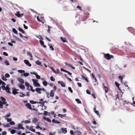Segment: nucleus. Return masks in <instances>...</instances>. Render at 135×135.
<instances>
[{
  "label": "nucleus",
  "mask_w": 135,
  "mask_h": 135,
  "mask_svg": "<svg viewBox=\"0 0 135 135\" xmlns=\"http://www.w3.org/2000/svg\"><path fill=\"white\" fill-rule=\"evenodd\" d=\"M104 57L105 59L108 60H110L111 58L114 59V56L113 55H110L108 53L104 54Z\"/></svg>",
  "instance_id": "f257e3e1"
},
{
  "label": "nucleus",
  "mask_w": 135,
  "mask_h": 135,
  "mask_svg": "<svg viewBox=\"0 0 135 135\" xmlns=\"http://www.w3.org/2000/svg\"><path fill=\"white\" fill-rule=\"evenodd\" d=\"M55 93V90H51L50 91V93L46 92V97L48 98H49L50 97H54Z\"/></svg>",
  "instance_id": "f03ea898"
},
{
  "label": "nucleus",
  "mask_w": 135,
  "mask_h": 135,
  "mask_svg": "<svg viewBox=\"0 0 135 135\" xmlns=\"http://www.w3.org/2000/svg\"><path fill=\"white\" fill-rule=\"evenodd\" d=\"M25 106H26L27 108L31 110H35V109H33L31 107V105L29 103H27L25 105Z\"/></svg>",
  "instance_id": "7ed1b4c3"
},
{
  "label": "nucleus",
  "mask_w": 135,
  "mask_h": 135,
  "mask_svg": "<svg viewBox=\"0 0 135 135\" xmlns=\"http://www.w3.org/2000/svg\"><path fill=\"white\" fill-rule=\"evenodd\" d=\"M15 15L18 17H21L23 16V13H22L20 14L19 12H17L15 14Z\"/></svg>",
  "instance_id": "20e7f679"
},
{
  "label": "nucleus",
  "mask_w": 135,
  "mask_h": 135,
  "mask_svg": "<svg viewBox=\"0 0 135 135\" xmlns=\"http://www.w3.org/2000/svg\"><path fill=\"white\" fill-rule=\"evenodd\" d=\"M58 84H60L61 86L62 87H65L66 85L62 81H58Z\"/></svg>",
  "instance_id": "39448f33"
},
{
  "label": "nucleus",
  "mask_w": 135,
  "mask_h": 135,
  "mask_svg": "<svg viewBox=\"0 0 135 135\" xmlns=\"http://www.w3.org/2000/svg\"><path fill=\"white\" fill-rule=\"evenodd\" d=\"M24 63L28 66L30 67L31 66V64L30 63L28 60H24Z\"/></svg>",
  "instance_id": "423d86ee"
},
{
  "label": "nucleus",
  "mask_w": 135,
  "mask_h": 135,
  "mask_svg": "<svg viewBox=\"0 0 135 135\" xmlns=\"http://www.w3.org/2000/svg\"><path fill=\"white\" fill-rule=\"evenodd\" d=\"M18 81L21 84H23L24 83V80L22 78H18L17 79Z\"/></svg>",
  "instance_id": "0eeeda50"
},
{
  "label": "nucleus",
  "mask_w": 135,
  "mask_h": 135,
  "mask_svg": "<svg viewBox=\"0 0 135 135\" xmlns=\"http://www.w3.org/2000/svg\"><path fill=\"white\" fill-rule=\"evenodd\" d=\"M0 98L2 101V103L3 104H6L7 102H6V99L5 98L2 97H1Z\"/></svg>",
  "instance_id": "6e6552de"
},
{
  "label": "nucleus",
  "mask_w": 135,
  "mask_h": 135,
  "mask_svg": "<svg viewBox=\"0 0 135 135\" xmlns=\"http://www.w3.org/2000/svg\"><path fill=\"white\" fill-rule=\"evenodd\" d=\"M57 116L59 117H60L62 118H64L66 117V114H59L57 115Z\"/></svg>",
  "instance_id": "1a4fd4ad"
},
{
  "label": "nucleus",
  "mask_w": 135,
  "mask_h": 135,
  "mask_svg": "<svg viewBox=\"0 0 135 135\" xmlns=\"http://www.w3.org/2000/svg\"><path fill=\"white\" fill-rule=\"evenodd\" d=\"M18 86L22 90H24L25 89V86L24 85L21 84H18Z\"/></svg>",
  "instance_id": "9d476101"
},
{
  "label": "nucleus",
  "mask_w": 135,
  "mask_h": 135,
  "mask_svg": "<svg viewBox=\"0 0 135 135\" xmlns=\"http://www.w3.org/2000/svg\"><path fill=\"white\" fill-rule=\"evenodd\" d=\"M13 90H12V94L14 95H16L17 94H18L19 93L16 91L15 90V88H12Z\"/></svg>",
  "instance_id": "9b49d317"
},
{
  "label": "nucleus",
  "mask_w": 135,
  "mask_h": 135,
  "mask_svg": "<svg viewBox=\"0 0 135 135\" xmlns=\"http://www.w3.org/2000/svg\"><path fill=\"white\" fill-rule=\"evenodd\" d=\"M39 42L41 45L43 47L45 48H46V46L44 45V43L43 41L41 40H40Z\"/></svg>",
  "instance_id": "f8f14e48"
},
{
  "label": "nucleus",
  "mask_w": 135,
  "mask_h": 135,
  "mask_svg": "<svg viewBox=\"0 0 135 135\" xmlns=\"http://www.w3.org/2000/svg\"><path fill=\"white\" fill-rule=\"evenodd\" d=\"M23 124H19L18 125V128H17V129H22L23 130L24 129V128L22 127Z\"/></svg>",
  "instance_id": "ddd939ff"
},
{
  "label": "nucleus",
  "mask_w": 135,
  "mask_h": 135,
  "mask_svg": "<svg viewBox=\"0 0 135 135\" xmlns=\"http://www.w3.org/2000/svg\"><path fill=\"white\" fill-rule=\"evenodd\" d=\"M61 129L62 131V132L64 134H66L67 132L66 128H61Z\"/></svg>",
  "instance_id": "4468645a"
},
{
  "label": "nucleus",
  "mask_w": 135,
  "mask_h": 135,
  "mask_svg": "<svg viewBox=\"0 0 135 135\" xmlns=\"http://www.w3.org/2000/svg\"><path fill=\"white\" fill-rule=\"evenodd\" d=\"M65 64L67 66H69L70 67L73 69H75V67H73L72 65H71L70 64H69L67 62L65 63Z\"/></svg>",
  "instance_id": "2eb2a0df"
},
{
  "label": "nucleus",
  "mask_w": 135,
  "mask_h": 135,
  "mask_svg": "<svg viewBox=\"0 0 135 135\" xmlns=\"http://www.w3.org/2000/svg\"><path fill=\"white\" fill-rule=\"evenodd\" d=\"M60 39L62 41L64 42H67L66 39L65 37H60Z\"/></svg>",
  "instance_id": "dca6fc26"
},
{
  "label": "nucleus",
  "mask_w": 135,
  "mask_h": 135,
  "mask_svg": "<svg viewBox=\"0 0 135 135\" xmlns=\"http://www.w3.org/2000/svg\"><path fill=\"white\" fill-rule=\"evenodd\" d=\"M41 88H37L36 89V91L38 93L41 94V92H40L41 91Z\"/></svg>",
  "instance_id": "f3484780"
},
{
  "label": "nucleus",
  "mask_w": 135,
  "mask_h": 135,
  "mask_svg": "<svg viewBox=\"0 0 135 135\" xmlns=\"http://www.w3.org/2000/svg\"><path fill=\"white\" fill-rule=\"evenodd\" d=\"M43 119L44 120L49 122H51V120L49 118H47L45 117H43Z\"/></svg>",
  "instance_id": "a211bd4d"
},
{
  "label": "nucleus",
  "mask_w": 135,
  "mask_h": 135,
  "mask_svg": "<svg viewBox=\"0 0 135 135\" xmlns=\"http://www.w3.org/2000/svg\"><path fill=\"white\" fill-rule=\"evenodd\" d=\"M8 93L10 94H11V92L9 91V88L8 87H6V89L5 90Z\"/></svg>",
  "instance_id": "6ab92c4d"
},
{
  "label": "nucleus",
  "mask_w": 135,
  "mask_h": 135,
  "mask_svg": "<svg viewBox=\"0 0 135 135\" xmlns=\"http://www.w3.org/2000/svg\"><path fill=\"white\" fill-rule=\"evenodd\" d=\"M43 114L45 115H48L50 116V113H48L46 111H45Z\"/></svg>",
  "instance_id": "aec40b11"
},
{
  "label": "nucleus",
  "mask_w": 135,
  "mask_h": 135,
  "mask_svg": "<svg viewBox=\"0 0 135 135\" xmlns=\"http://www.w3.org/2000/svg\"><path fill=\"white\" fill-rule=\"evenodd\" d=\"M18 29L19 31L23 33H25V31L21 28L20 27H18Z\"/></svg>",
  "instance_id": "412c9836"
},
{
  "label": "nucleus",
  "mask_w": 135,
  "mask_h": 135,
  "mask_svg": "<svg viewBox=\"0 0 135 135\" xmlns=\"http://www.w3.org/2000/svg\"><path fill=\"white\" fill-rule=\"evenodd\" d=\"M34 86L35 87H40V85L39 83L36 82L34 84H33Z\"/></svg>",
  "instance_id": "4be33fe9"
},
{
  "label": "nucleus",
  "mask_w": 135,
  "mask_h": 135,
  "mask_svg": "<svg viewBox=\"0 0 135 135\" xmlns=\"http://www.w3.org/2000/svg\"><path fill=\"white\" fill-rule=\"evenodd\" d=\"M40 102H38V103L41 104H44L45 102L43 101V99H41L40 100Z\"/></svg>",
  "instance_id": "5701e85b"
},
{
  "label": "nucleus",
  "mask_w": 135,
  "mask_h": 135,
  "mask_svg": "<svg viewBox=\"0 0 135 135\" xmlns=\"http://www.w3.org/2000/svg\"><path fill=\"white\" fill-rule=\"evenodd\" d=\"M29 130L33 132H35V130L33 128V126H31L30 127V128H29Z\"/></svg>",
  "instance_id": "b1692460"
},
{
  "label": "nucleus",
  "mask_w": 135,
  "mask_h": 135,
  "mask_svg": "<svg viewBox=\"0 0 135 135\" xmlns=\"http://www.w3.org/2000/svg\"><path fill=\"white\" fill-rule=\"evenodd\" d=\"M13 32L16 34H18V32L16 30L15 28H13L12 29Z\"/></svg>",
  "instance_id": "393cba45"
},
{
  "label": "nucleus",
  "mask_w": 135,
  "mask_h": 135,
  "mask_svg": "<svg viewBox=\"0 0 135 135\" xmlns=\"http://www.w3.org/2000/svg\"><path fill=\"white\" fill-rule=\"evenodd\" d=\"M104 89L105 93H107L108 91V88L107 87L105 86H104Z\"/></svg>",
  "instance_id": "a878e982"
},
{
  "label": "nucleus",
  "mask_w": 135,
  "mask_h": 135,
  "mask_svg": "<svg viewBox=\"0 0 135 135\" xmlns=\"http://www.w3.org/2000/svg\"><path fill=\"white\" fill-rule=\"evenodd\" d=\"M33 121L35 123H36L38 121L37 119L36 118H34L33 120Z\"/></svg>",
  "instance_id": "bb28decb"
},
{
  "label": "nucleus",
  "mask_w": 135,
  "mask_h": 135,
  "mask_svg": "<svg viewBox=\"0 0 135 135\" xmlns=\"http://www.w3.org/2000/svg\"><path fill=\"white\" fill-rule=\"evenodd\" d=\"M36 64L37 65H40L41 64V62L39 60H37L36 62Z\"/></svg>",
  "instance_id": "cd10ccee"
},
{
  "label": "nucleus",
  "mask_w": 135,
  "mask_h": 135,
  "mask_svg": "<svg viewBox=\"0 0 135 135\" xmlns=\"http://www.w3.org/2000/svg\"><path fill=\"white\" fill-rule=\"evenodd\" d=\"M25 85L28 88L30 86V84H29L27 82H26L25 83Z\"/></svg>",
  "instance_id": "c85d7f7f"
},
{
  "label": "nucleus",
  "mask_w": 135,
  "mask_h": 135,
  "mask_svg": "<svg viewBox=\"0 0 135 135\" xmlns=\"http://www.w3.org/2000/svg\"><path fill=\"white\" fill-rule=\"evenodd\" d=\"M11 116V113H8L5 116L4 118L8 117Z\"/></svg>",
  "instance_id": "c756f323"
},
{
  "label": "nucleus",
  "mask_w": 135,
  "mask_h": 135,
  "mask_svg": "<svg viewBox=\"0 0 135 135\" xmlns=\"http://www.w3.org/2000/svg\"><path fill=\"white\" fill-rule=\"evenodd\" d=\"M19 35L21 37H24L26 38L27 39H28V37H27L26 36H23L22 35L21 33H19Z\"/></svg>",
  "instance_id": "7c9ffc66"
},
{
  "label": "nucleus",
  "mask_w": 135,
  "mask_h": 135,
  "mask_svg": "<svg viewBox=\"0 0 135 135\" xmlns=\"http://www.w3.org/2000/svg\"><path fill=\"white\" fill-rule=\"evenodd\" d=\"M4 63L7 65H9L8 61L7 60L5 61Z\"/></svg>",
  "instance_id": "2f4dec72"
},
{
  "label": "nucleus",
  "mask_w": 135,
  "mask_h": 135,
  "mask_svg": "<svg viewBox=\"0 0 135 135\" xmlns=\"http://www.w3.org/2000/svg\"><path fill=\"white\" fill-rule=\"evenodd\" d=\"M50 69H51V70H52L53 72L55 73L56 74H57V72H56V71H55V69H54L53 67H51L50 68Z\"/></svg>",
  "instance_id": "473e14b6"
},
{
  "label": "nucleus",
  "mask_w": 135,
  "mask_h": 135,
  "mask_svg": "<svg viewBox=\"0 0 135 135\" xmlns=\"http://www.w3.org/2000/svg\"><path fill=\"white\" fill-rule=\"evenodd\" d=\"M27 54L28 55L30 56V57H31V58L33 57V56L32 55V54L29 51H28L27 52Z\"/></svg>",
  "instance_id": "72a5a7b5"
},
{
  "label": "nucleus",
  "mask_w": 135,
  "mask_h": 135,
  "mask_svg": "<svg viewBox=\"0 0 135 135\" xmlns=\"http://www.w3.org/2000/svg\"><path fill=\"white\" fill-rule=\"evenodd\" d=\"M75 100L76 102H77L78 103L81 104V103L80 100L79 99H76Z\"/></svg>",
  "instance_id": "f704fd0d"
},
{
  "label": "nucleus",
  "mask_w": 135,
  "mask_h": 135,
  "mask_svg": "<svg viewBox=\"0 0 135 135\" xmlns=\"http://www.w3.org/2000/svg\"><path fill=\"white\" fill-rule=\"evenodd\" d=\"M1 84L3 85H6V83L2 81L0 79V85H1Z\"/></svg>",
  "instance_id": "c9c22d12"
},
{
  "label": "nucleus",
  "mask_w": 135,
  "mask_h": 135,
  "mask_svg": "<svg viewBox=\"0 0 135 135\" xmlns=\"http://www.w3.org/2000/svg\"><path fill=\"white\" fill-rule=\"evenodd\" d=\"M18 71L19 73H24L25 71V70H18Z\"/></svg>",
  "instance_id": "e433bc0d"
},
{
  "label": "nucleus",
  "mask_w": 135,
  "mask_h": 135,
  "mask_svg": "<svg viewBox=\"0 0 135 135\" xmlns=\"http://www.w3.org/2000/svg\"><path fill=\"white\" fill-rule=\"evenodd\" d=\"M64 72L67 73L68 74L70 75L71 76V75H72V73H71L69 71H67L66 70H64Z\"/></svg>",
  "instance_id": "4c0bfd02"
},
{
  "label": "nucleus",
  "mask_w": 135,
  "mask_h": 135,
  "mask_svg": "<svg viewBox=\"0 0 135 135\" xmlns=\"http://www.w3.org/2000/svg\"><path fill=\"white\" fill-rule=\"evenodd\" d=\"M5 119L7 120L8 122H10L11 121V118H8L6 117L5 118Z\"/></svg>",
  "instance_id": "58836bf2"
},
{
  "label": "nucleus",
  "mask_w": 135,
  "mask_h": 135,
  "mask_svg": "<svg viewBox=\"0 0 135 135\" xmlns=\"http://www.w3.org/2000/svg\"><path fill=\"white\" fill-rule=\"evenodd\" d=\"M43 84L45 86H46L47 85V82L46 81L43 82Z\"/></svg>",
  "instance_id": "ea45409f"
},
{
  "label": "nucleus",
  "mask_w": 135,
  "mask_h": 135,
  "mask_svg": "<svg viewBox=\"0 0 135 135\" xmlns=\"http://www.w3.org/2000/svg\"><path fill=\"white\" fill-rule=\"evenodd\" d=\"M20 94H21L22 95H20V97H24L26 95L25 94H23L22 93V92H20Z\"/></svg>",
  "instance_id": "a19ab883"
},
{
  "label": "nucleus",
  "mask_w": 135,
  "mask_h": 135,
  "mask_svg": "<svg viewBox=\"0 0 135 135\" xmlns=\"http://www.w3.org/2000/svg\"><path fill=\"white\" fill-rule=\"evenodd\" d=\"M11 133L12 134H14L16 133V130L12 129L10 131Z\"/></svg>",
  "instance_id": "79ce46f5"
},
{
  "label": "nucleus",
  "mask_w": 135,
  "mask_h": 135,
  "mask_svg": "<svg viewBox=\"0 0 135 135\" xmlns=\"http://www.w3.org/2000/svg\"><path fill=\"white\" fill-rule=\"evenodd\" d=\"M30 103L31 104H35L36 103V102L32 100H30Z\"/></svg>",
  "instance_id": "37998d69"
},
{
  "label": "nucleus",
  "mask_w": 135,
  "mask_h": 135,
  "mask_svg": "<svg viewBox=\"0 0 135 135\" xmlns=\"http://www.w3.org/2000/svg\"><path fill=\"white\" fill-rule=\"evenodd\" d=\"M95 113L97 114V115L99 117H100V114H99V111L98 110H97L96 111H95Z\"/></svg>",
  "instance_id": "c03bdc74"
},
{
  "label": "nucleus",
  "mask_w": 135,
  "mask_h": 135,
  "mask_svg": "<svg viewBox=\"0 0 135 135\" xmlns=\"http://www.w3.org/2000/svg\"><path fill=\"white\" fill-rule=\"evenodd\" d=\"M50 79L52 81H54L55 80V79L53 76H51L50 78Z\"/></svg>",
  "instance_id": "a18cd8bd"
},
{
  "label": "nucleus",
  "mask_w": 135,
  "mask_h": 135,
  "mask_svg": "<svg viewBox=\"0 0 135 135\" xmlns=\"http://www.w3.org/2000/svg\"><path fill=\"white\" fill-rule=\"evenodd\" d=\"M29 75V74L28 73H25L23 74V75L24 76L26 77L28 76Z\"/></svg>",
  "instance_id": "49530a36"
},
{
  "label": "nucleus",
  "mask_w": 135,
  "mask_h": 135,
  "mask_svg": "<svg viewBox=\"0 0 135 135\" xmlns=\"http://www.w3.org/2000/svg\"><path fill=\"white\" fill-rule=\"evenodd\" d=\"M48 45L49 46L50 49H51L52 51L54 50V48L50 44H49Z\"/></svg>",
  "instance_id": "de8ad7c7"
},
{
  "label": "nucleus",
  "mask_w": 135,
  "mask_h": 135,
  "mask_svg": "<svg viewBox=\"0 0 135 135\" xmlns=\"http://www.w3.org/2000/svg\"><path fill=\"white\" fill-rule=\"evenodd\" d=\"M74 129H75L76 131L77 132L80 133V132H79V131L78 130V129H79V128L77 127L76 128H74Z\"/></svg>",
  "instance_id": "09e8293b"
},
{
  "label": "nucleus",
  "mask_w": 135,
  "mask_h": 135,
  "mask_svg": "<svg viewBox=\"0 0 135 135\" xmlns=\"http://www.w3.org/2000/svg\"><path fill=\"white\" fill-rule=\"evenodd\" d=\"M32 81L33 82V84H34L37 81V80L33 79H32Z\"/></svg>",
  "instance_id": "8fccbe9b"
},
{
  "label": "nucleus",
  "mask_w": 135,
  "mask_h": 135,
  "mask_svg": "<svg viewBox=\"0 0 135 135\" xmlns=\"http://www.w3.org/2000/svg\"><path fill=\"white\" fill-rule=\"evenodd\" d=\"M2 79L4 81H6L7 80V79L6 78V77H4V76H3L2 77Z\"/></svg>",
  "instance_id": "3c124183"
},
{
  "label": "nucleus",
  "mask_w": 135,
  "mask_h": 135,
  "mask_svg": "<svg viewBox=\"0 0 135 135\" xmlns=\"http://www.w3.org/2000/svg\"><path fill=\"white\" fill-rule=\"evenodd\" d=\"M37 38H38L39 39H41V40H43V38L40 35H39L38 36H37Z\"/></svg>",
  "instance_id": "603ef678"
},
{
  "label": "nucleus",
  "mask_w": 135,
  "mask_h": 135,
  "mask_svg": "<svg viewBox=\"0 0 135 135\" xmlns=\"http://www.w3.org/2000/svg\"><path fill=\"white\" fill-rule=\"evenodd\" d=\"M1 88H2V89L3 90H5L6 89V87L4 86L3 85L2 86Z\"/></svg>",
  "instance_id": "864d4df0"
},
{
  "label": "nucleus",
  "mask_w": 135,
  "mask_h": 135,
  "mask_svg": "<svg viewBox=\"0 0 135 135\" xmlns=\"http://www.w3.org/2000/svg\"><path fill=\"white\" fill-rule=\"evenodd\" d=\"M5 76L6 78H8L10 76V75L6 73L5 74Z\"/></svg>",
  "instance_id": "5fc2aeb1"
},
{
  "label": "nucleus",
  "mask_w": 135,
  "mask_h": 135,
  "mask_svg": "<svg viewBox=\"0 0 135 135\" xmlns=\"http://www.w3.org/2000/svg\"><path fill=\"white\" fill-rule=\"evenodd\" d=\"M68 89L69 91L71 93H72L73 92V91L72 89H71V88L70 87H69Z\"/></svg>",
  "instance_id": "6e6d98bb"
},
{
  "label": "nucleus",
  "mask_w": 135,
  "mask_h": 135,
  "mask_svg": "<svg viewBox=\"0 0 135 135\" xmlns=\"http://www.w3.org/2000/svg\"><path fill=\"white\" fill-rule=\"evenodd\" d=\"M70 133L71 135H75L73 132L72 130H70Z\"/></svg>",
  "instance_id": "4d7b16f0"
},
{
  "label": "nucleus",
  "mask_w": 135,
  "mask_h": 135,
  "mask_svg": "<svg viewBox=\"0 0 135 135\" xmlns=\"http://www.w3.org/2000/svg\"><path fill=\"white\" fill-rule=\"evenodd\" d=\"M48 30H47V32H48V33H50V28H51V27H50L49 26H48Z\"/></svg>",
  "instance_id": "13d9d810"
},
{
  "label": "nucleus",
  "mask_w": 135,
  "mask_h": 135,
  "mask_svg": "<svg viewBox=\"0 0 135 135\" xmlns=\"http://www.w3.org/2000/svg\"><path fill=\"white\" fill-rule=\"evenodd\" d=\"M2 135H6L7 134V132L6 131H4L2 132Z\"/></svg>",
  "instance_id": "bf43d9fd"
},
{
  "label": "nucleus",
  "mask_w": 135,
  "mask_h": 135,
  "mask_svg": "<svg viewBox=\"0 0 135 135\" xmlns=\"http://www.w3.org/2000/svg\"><path fill=\"white\" fill-rule=\"evenodd\" d=\"M118 78L119 79H120L121 80V81H122V80L123 79V77L121 76H119L118 77Z\"/></svg>",
  "instance_id": "052dcab7"
},
{
  "label": "nucleus",
  "mask_w": 135,
  "mask_h": 135,
  "mask_svg": "<svg viewBox=\"0 0 135 135\" xmlns=\"http://www.w3.org/2000/svg\"><path fill=\"white\" fill-rule=\"evenodd\" d=\"M30 123V121L28 120H26L25 121V123L26 124Z\"/></svg>",
  "instance_id": "680f3d73"
},
{
  "label": "nucleus",
  "mask_w": 135,
  "mask_h": 135,
  "mask_svg": "<svg viewBox=\"0 0 135 135\" xmlns=\"http://www.w3.org/2000/svg\"><path fill=\"white\" fill-rule=\"evenodd\" d=\"M3 54L4 55H5V56H7L8 55V54H7V53H6V52H3Z\"/></svg>",
  "instance_id": "e2e57ef3"
},
{
  "label": "nucleus",
  "mask_w": 135,
  "mask_h": 135,
  "mask_svg": "<svg viewBox=\"0 0 135 135\" xmlns=\"http://www.w3.org/2000/svg\"><path fill=\"white\" fill-rule=\"evenodd\" d=\"M36 78L38 79H40V76H39L37 74V75H36Z\"/></svg>",
  "instance_id": "0e129e2a"
},
{
  "label": "nucleus",
  "mask_w": 135,
  "mask_h": 135,
  "mask_svg": "<svg viewBox=\"0 0 135 135\" xmlns=\"http://www.w3.org/2000/svg\"><path fill=\"white\" fill-rule=\"evenodd\" d=\"M9 124L11 125H13L15 124V123L13 121H11L10 122Z\"/></svg>",
  "instance_id": "69168bd1"
},
{
  "label": "nucleus",
  "mask_w": 135,
  "mask_h": 135,
  "mask_svg": "<svg viewBox=\"0 0 135 135\" xmlns=\"http://www.w3.org/2000/svg\"><path fill=\"white\" fill-rule=\"evenodd\" d=\"M57 120H56L55 119H53L52 120V123H56L57 122Z\"/></svg>",
  "instance_id": "338daca9"
},
{
  "label": "nucleus",
  "mask_w": 135,
  "mask_h": 135,
  "mask_svg": "<svg viewBox=\"0 0 135 135\" xmlns=\"http://www.w3.org/2000/svg\"><path fill=\"white\" fill-rule=\"evenodd\" d=\"M77 85H78V86L79 87H81L82 86L81 84L80 83H78Z\"/></svg>",
  "instance_id": "774afa93"
}]
</instances>
